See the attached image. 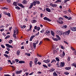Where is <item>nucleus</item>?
Listing matches in <instances>:
<instances>
[{"label":"nucleus","mask_w":76,"mask_h":76,"mask_svg":"<svg viewBox=\"0 0 76 76\" xmlns=\"http://www.w3.org/2000/svg\"><path fill=\"white\" fill-rule=\"evenodd\" d=\"M67 60H68V61H70V58L69 57L68 58Z\"/></svg>","instance_id":"obj_56"},{"label":"nucleus","mask_w":76,"mask_h":76,"mask_svg":"<svg viewBox=\"0 0 76 76\" xmlns=\"http://www.w3.org/2000/svg\"><path fill=\"white\" fill-rule=\"evenodd\" d=\"M10 67H12L13 71H15V67L11 65H10Z\"/></svg>","instance_id":"obj_27"},{"label":"nucleus","mask_w":76,"mask_h":76,"mask_svg":"<svg viewBox=\"0 0 76 76\" xmlns=\"http://www.w3.org/2000/svg\"><path fill=\"white\" fill-rule=\"evenodd\" d=\"M32 25H30L29 29L26 30V31L28 32L29 31H31L32 30Z\"/></svg>","instance_id":"obj_10"},{"label":"nucleus","mask_w":76,"mask_h":76,"mask_svg":"<svg viewBox=\"0 0 76 76\" xmlns=\"http://www.w3.org/2000/svg\"><path fill=\"white\" fill-rule=\"evenodd\" d=\"M56 33L59 35H63V36H64V33H63L62 31H56Z\"/></svg>","instance_id":"obj_2"},{"label":"nucleus","mask_w":76,"mask_h":76,"mask_svg":"<svg viewBox=\"0 0 76 76\" xmlns=\"http://www.w3.org/2000/svg\"><path fill=\"white\" fill-rule=\"evenodd\" d=\"M46 10L48 12H50L51 11V10L48 8H46Z\"/></svg>","instance_id":"obj_19"},{"label":"nucleus","mask_w":76,"mask_h":76,"mask_svg":"<svg viewBox=\"0 0 76 76\" xmlns=\"http://www.w3.org/2000/svg\"><path fill=\"white\" fill-rule=\"evenodd\" d=\"M13 42V40H10L9 41V42L10 44H12Z\"/></svg>","instance_id":"obj_40"},{"label":"nucleus","mask_w":76,"mask_h":76,"mask_svg":"<svg viewBox=\"0 0 76 76\" xmlns=\"http://www.w3.org/2000/svg\"><path fill=\"white\" fill-rule=\"evenodd\" d=\"M4 76H10V75H4Z\"/></svg>","instance_id":"obj_64"},{"label":"nucleus","mask_w":76,"mask_h":76,"mask_svg":"<svg viewBox=\"0 0 76 76\" xmlns=\"http://www.w3.org/2000/svg\"><path fill=\"white\" fill-rule=\"evenodd\" d=\"M4 13L5 14V15H7V16H9V17H10V13H7V12H4Z\"/></svg>","instance_id":"obj_16"},{"label":"nucleus","mask_w":76,"mask_h":76,"mask_svg":"<svg viewBox=\"0 0 76 76\" xmlns=\"http://www.w3.org/2000/svg\"><path fill=\"white\" fill-rule=\"evenodd\" d=\"M22 71L20 70V71H16V72L15 73L18 74H20L21 73H22Z\"/></svg>","instance_id":"obj_8"},{"label":"nucleus","mask_w":76,"mask_h":76,"mask_svg":"<svg viewBox=\"0 0 76 76\" xmlns=\"http://www.w3.org/2000/svg\"><path fill=\"white\" fill-rule=\"evenodd\" d=\"M4 56H5V57L6 58H8L9 57V56H8V55L6 54H4Z\"/></svg>","instance_id":"obj_41"},{"label":"nucleus","mask_w":76,"mask_h":76,"mask_svg":"<svg viewBox=\"0 0 76 76\" xmlns=\"http://www.w3.org/2000/svg\"><path fill=\"white\" fill-rule=\"evenodd\" d=\"M37 61H38V58H36L34 60V63L36 64L37 63Z\"/></svg>","instance_id":"obj_17"},{"label":"nucleus","mask_w":76,"mask_h":76,"mask_svg":"<svg viewBox=\"0 0 76 76\" xmlns=\"http://www.w3.org/2000/svg\"><path fill=\"white\" fill-rule=\"evenodd\" d=\"M15 9H18L19 10H20V9L19 7L17 6L15 7Z\"/></svg>","instance_id":"obj_50"},{"label":"nucleus","mask_w":76,"mask_h":76,"mask_svg":"<svg viewBox=\"0 0 76 76\" xmlns=\"http://www.w3.org/2000/svg\"><path fill=\"white\" fill-rule=\"evenodd\" d=\"M21 28H23V29L24 28H26V26L24 25L23 26H21Z\"/></svg>","instance_id":"obj_31"},{"label":"nucleus","mask_w":76,"mask_h":76,"mask_svg":"<svg viewBox=\"0 0 76 76\" xmlns=\"http://www.w3.org/2000/svg\"><path fill=\"white\" fill-rule=\"evenodd\" d=\"M60 48H62V49H64V48L63 47V46L61 45H60L59 46Z\"/></svg>","instance_id":"obj_52"},{"label":"nucleus","mask_w":76,"mask_h":76,"mask_svg":"<svg viewBox=\"0 0 76 76\" xmlns=\"http://www.w3.org/2000/svg\"><path fill=\"white\" fill-rule=\"evenodd\" d=\"M56 60L53 59L51 63H56Z\"/></svg>","instance_id":"obj_32"},{"label":"nucleus","mask_w":76,"mask_h":76,"mask_svg":"<svg viewBox=\"0 0 76 76\" xmlns=\"http://www.w3.org/2000/svg\"><path fill=\"white\" fill-rule=\"evenodd\" d=\"M17 54L18 56H19V54H20V51L19 50L17 51Z\"/></svg>","instance_id":"obj_34"},{"label":"nucleus","mask_w":76,"mask_h":76,"mask_svg":"<svg viewBox=\"0 0 76 76\" xmlns=\"http://www.w3.org/2000/svg\"><path fill=\"white\" fill-rule=\"evenodd\" d=\"M7 2L9 3H11V1L10 0H7Z\"/></svg>","instance_id":"obj_48"},{"label":"nucleus","mask_w":76,"mask_h":76,"mask_svg":"<svg viewBox=\"0 0 76 76\" xmlns=\"http://www.w3.org/2000/svg\"><path fill=\"white\" fill-rule=\"evenodd\" d=\"M71 30L72 31H76V27L71 28Z\"/></svg>","instance_id":"obj_13"},{"label":"nucleus","mask_w":76,"mask_h":76,"mask_svg":"<svg viewBox=\"0 0 76 76\" xmlns=\"http://www.w3.org/2000/svg\"><path fill=\"white\" fill-rule=\"evenodd\" d=\"M39 42L38 40L36 41L35 42V43L36 44H38V43Z\"/></svg>","instance_id":"obj_46"},{"label":"nucleus","mask_w":76,"mask_h":76,"mask_svg":"<svg viewBox=\"0 0 76 76\" xmlns=\"http://www.w3.org/2000/svg\"><path fill=\"white\" fill-rule=\"evenodd\" d=\"M56 37L58 38L57 39L58 40V41L59 40H60L61 38L60 37V36H58V35H56Z\"/></svg>","instance_id":"obj_15"},{"label":"nucleus","mask_w":76,"mask_h":76,"mask_svg":"<svg viewBox=\"0 0 76 76\" xmlns=\"http://www.w3.org/2000/svg\"><path fill=\"white\" fill-rule=\"evenodd\" d=\"M1 47L2 48H5V46L3 45H1Z\"/></svg>","instance_id":"obj_33"},{"label":"nucleus","mask_w":76,"mask_h":76,"mask_svg":"<svg viewBox=\"0 0 76 76\" xmlns=\"http://www.w3.org/2000/svg\"><path fill=\"white\" fill-rule=\"evenodd\" d=\"M50 6H51V7H57V5L56 4H53L52 3H51L50 4Z\"/></svg>","instance_id":"obj_4"},{"label":"nucleus","mask_w":76,"mask_h":76,"mask_svg":"<svg viewBox=\"0 0 76 76\" xmlns=\"http://www.w3.org/2000/svg\"><path fill=\"white\" fill-rule=\"evenodd\" d=\"M43 67H46V68H48V66H47L46 64H43Z\"/></svg>","instance_id":"obj_30"},{"label":"nucleus","mask_w":76,"mask_h":76,"mask_svg":"<svg viewBox=\"0 0 76 76\" xmlns=\"http://www.w3.org/2000/svg\"><path fill=\"white\" fill-rule=\"evenodd\" d=\"M63 20V18L62 17H60L59 18V20H57V22H58L59 23H60V24H63V21H62Z\"/></svg>","instance_id":"obj_3"},{"label":"nucleus","mask_w":76,"mask_h":76,"mask_svg":"<svg viewBox=\"0 0 76 76\" xmlns=\"http://www.w3.org/2000/svg\"><path fill=\"white\" fill-rule=\"evenodd\" d=\"M33 46L34 47V49H35V48L36 47V43H33Z\"/></svg>","instance_id":"obj_28"},{"label":"nucleus","mask_w":76,"mask_h":76,"mask_svg":"<svg viewBox=\"0 0 76 76\" xmlns=\"http://www.w3.org/2000/svg\"><path fill=\"white\" fill-rule=\"evenodd\" d=\"M61 0H57L55 2V3H56L57 4L58 3H60V2H61Z\"/></svg>","instance_id":"obj_18"},{"label":"nucleus","mask_w":76,"mask_h":76,"mask_svg":"<svg viewBox=\"0 0 76 76\" xmlns=\"http://www.w3.org/2000/svg\"><path fill=\"white\" fill-rule=\"evenodd\" d=\"M33 7V5H32V4L31 3L29 8V9H31V8H32Z\"/></svg>","instance_id":"obj_29"},{"label":"nucleus","mask_w":76,"mask_h":76,"mask_svg":"<svg viewBox=\"0 0 76 76\" xmlns=\"http://www.w3.org/2000/svg\"><path fill=\"white\" fill-rule=\"evenodd\" d=\"M65 64V63L64 62H61V64H60V67H64Z\"/></svg>","instance_id":"obj_11"},{"label":"nucleus","mask_w":76,"mask_h":76,"mask_svg":"<svg viewBox=\"0 0 76 76\" xmlns=\"http://www.w3.org/2000/svg\"><path fill=\"white\" fill-rule=\"evenodd\" d=\"M15 61L16 63H18V61H19V60H18V59H15Z\"/></svg>","instance_id":"obj_58"},{"label":"nucleus","mask_w":76,"mask_h":76,"mask_svg":"<svg viewBox=\"0 0 76 76\" xmlns=\"http://www.w3.org/2000/svg\"><path fill=\"white\" fill-rule=\"evenodd\" d=\"M52 39L53 40H54V41H58V40L57 39V38L52 37Z\"/></svg>","instance_id":"obj_20"},{"label":"nucleus","mask_w":76,"mask_h":76,"mask_svg":"<svg viewBox=\"0 0 76 76\" xmlns=\"http://www.w3.org/2000/svg\"><path fill=\"white\" fill-rule=\"evenodd\" d=\"M64 74H65V75H69V73L68 72H64Z\"/></svg>","instance_id":"obj_49"},{"label":"nucleus","mask_w":76,"mask_h":76,"mask_svg":"<svg viewBox=\"0 0 76 76\" xmlns=\"http://www.w3.org/2000/svg\"><path fill=\"white\" fill-rule=\"evenodd\" d=\"M13 5L15 6H17L18 5H17V2H14L13 3Z\"/></svg>","instance_id":"obj_23"},{"label":"nucleus","mask_w":76,"mask_h":76,"mask_svg":"<svg viewBox=\"0 0 76 76\" xmlns=\"http://www.w3.org/2000/svg\"><path fill=\"white\" fill-rule=\"evenodd\" d=\"M35 37V36L34 35L31 36V38L33 39V38H34V37Z\"/></svg>","instance_id":"obj_54"},{"label":"nucleus","mask_w":76,"mask_h":76,"mask_svg":"<svg viewBox=\"0 0 76 76\" xmlns=\"http://www.w3.org/2000/svg\"><path fill=\"white\" fill-rule=\"evenodd\" d=\"M72 65L75 67H76V63H74V64H73Z\"/></svg>","instance_id":"obj_51"},{"label":"nucleus","mask_w":76,"mask_h":76,"mask_svg":"<svg viewBox=\"0 0 76 76\" xmlns=\"http://www.w3.org/2000/svg\"><path fill=\"white\" fill-rule=\"evenodd\" d=\"M56 61H60V59L57 57L56 58Z\"/></svg>","instance_id":"obj_42"},{"label":"nucleus","mask_w":76,"mask_h":76,"mask_svg":"<svg viewBox=\"0 0 76 76\" xmlns=\"http://www.w3.org/2000/svg\"><path fill=\"white\" fill-rule=\"evenodd\" d=\"M71 68L70 67H67L65 68L66 70H69Z\"/></svg>","instance_id":"obj_25"},{"label":"nucleus","mask_w":76,"mask_h":76,"mask_svg":"<svg viewBox=\"0 0 76 76\" xmlns=\"http://www.w3.org/2000/svg\"><path fill=\"white\" fill-rule=\"evenodd\" d=\"M63 17H64V18H65L66 19H69V17L66 15L64 16Z\"/></svg>","instance_id":"obj_47"},{"label":"nucleus","mask_w":76,"mask_h":76,"mask_svg":"<svg viewBox=\"0 0 76 76\" xmlns=\"http://www.w3.org/2000/svg\"><path fill=\"white\" fill-rule=\"evenodd\" d=\"M6 46L7 47H8V48H13V46H12V45H10L9 44H6Z\"/></svg>","instance_id":"obj_7"},{"label":"nucleus","mask_w":76,"mask_h":76,"mask_svg":"<svg viewBox=\"0 0 76 76\" xmlns=\"http://www.w3.org/2000/svg\"><path fill=\"white\" fill-rule=\"evenodd\" d=\"M45 41H50V39L48 38H45L44 39Z\"/></svg>","instance_id":"obj_39"},{"label":"nucleus","mask_w":76,"mask_h":76,"mask_svg":"<svg viewBox=\"0 0 76 76\" xmlns=\"http://www.w3.org/2000/svg\"><path fill=\"white\" fill-rule=\"evenodd\" d=\"M70 0H64V3H66V2H67V1H70Z\"/></svg>","instance_id":"obj_45"},{"label":"nucleus","mask_w":76,"mask_h":76,"mask_svg":"<svg viewBox=\"0 0 76 76\" xmlns=\"http://www.w3.org/2000/svg\"><path fill=\"white\" fill-rule=\"evenodd\" d=\"M57 76V74L56 72H54L53 73V76Z\"/></svg>","instance_id":"obj_35"},{"label":"nucleus","mask_w":76,"mask_h":76,"mask_svg":"<svg viewBox=\"0 0 76 76\" xmlns=\"http://www.w3.org/2000/svg\"><path fill=\"white\" fill-rule=\"evenodd\" d=\"M32 63H33V62L32 61H30L29 63V66L30 67H32Z\"/></svg>","instance_id":"obj_14"},{"label":"nucleus","mask_w":76,"mask_h":76,"mask_svg":"<svg viewBox=\"0 0 76 76\" xmlns=\"http://www.w3.org/2000/svg\"><path fill=\"white\" fill-rule=\"evenodd\" d=\"M16 34L17 35L19 34V31H18V29L17 28H16L14 30V34H13V37H14V38H17V37H16Z\"/></svg>","instance_id":"obj_1"},{"label":"nucleus","mask_w":76,"mask_h":76,"mask_svg":"<svg viewBox=\"0 0 76 76\" xmlns=\"http://www.w3.org/2000/svg\"><path fill=\"white\" fill-rule=\"evenodd\" d=\"M57 53V51L55 50H54L53 51V53L54 54H55Z\"/></svg>","instance_id":"obj_53"},{"label":"nucleus","mask_w":76,"mask_h":76,"mask_svg":"<svg viewBox=\"0 0 76 76\" xmlns=\"http://www.w3.org/2000/svg\"><path fill=\"white\" fill-rule=\"evenodd\" d=\"M63 56H65V53L64 52H63Z\"/></svg>","instance_id":"obj_63"},{"label":"nucleus","mask_w":76,"mask_h":76,"mask_svg":"<svg viewBox=\"0 0 76 76\" xmlns=\"http://www.w3.org/2000/svg\"><path fill=\"white\" fill-rule=\"evenodd\" d=\"M70 30H69L68 31L64 32L65 35H69V34H70Z\"/></svg>","instance_id":"obj_6"},{"label":"nucleus","mask_w":76,"mask_h":76,"mask_svg":"<svg viewBox=\"0 0 76 76\" xmlns=\"http://www.w3.org/2000/svg\"><path fill=\"white\" fill-rule=\"evenodd\" d=\"M44 20H47V21H48L49 22H51V20L49 19L48 18H47V17H44L43 18Z\"/></svg>","instance_id":"obj_5"},{"label":"nucleus","mask_w":76,"mask_h":76,"mask_svg":"<svg viewBox=\"0 0 76 76\" xmlns=\"http://www.w3.org/2000/svg\"><path fill=\"white\" fill-rule=\"evenodd\" d=\"M51 34L53 36H54V32L53 31H51Z\"/></svg>","instance_id":"obj_43"},{"label":"nucleus","mask_w":76,"mask_h":76,"mask_svg":"<svg viewBox=\"0 0 76 76\" xmlns=\"http://www.w3.org/2000/svg\"><path fill=\"white\" fill-rule=\"evenodd\" d=\"M23 4H26V1H25V0H23Z\"/></svg>","instance_id":"obj_38"},{"label":"nucleus","mask_w":76,"mask_h":76,"mask_svg":"<svg viewBox=\"0 0 76 76\" xmlns=\"http://www.w3.org/2000/svg\"><path fill=\"white\" fill-rule=\"evenodd\" d=\"M49 33H50V31H46V32L45 33V34H48Z\"/></svg>","instance_id":"obj_37"},{"label":"nucleus","mask_w":76,"mask_h":76,"mask_svg":"<svg viewBox=\"0 0 76 76\" xmlns=\"http://www.w3.org/2000/svg\"><path fill=\"white\" fill-rule=\"evenodd\" d=\"M51 65L50 63L48 64V67H50V66H51Z\"/></svg>","instance_id":"obj_57"},{"label":"nucleus","mask_w":76,"mask_h":76,"mask_svg":"<svg viewBox=\"0 0 76 76\" xmlns=\"http://www.w3.org/2000/svg\"><path fill=\"white\" fill-rule=\"evenodd\" d=\"M9 53L8 51H6L5 52V54H8Z\"/></svg>","instance_id":"obj_61"},{"label":"nucleus","mask_w":76,"mask_h":76,"mask_svg":"<svg viewBox=\"0 0 76 76\" xmlns=\"http://www.w3.org/2000/svg\"><path fill=\"white\" fill-rule=\"evenodd\" d=\"M18 63H20V64H21L22 63H25V62L24 61H19Z\"/></svg>","instance_id":"obj_21"},{"label":"nucleus","mask_w":76,"mask_h":76,"mask_svg":"<svg viewBox=\"0 0 76 76\" xmlns=\"http://www.w3.org/2000/svg\"><path fill=\"white\" fill-rule=\"evenodd\" d=\"M36 29L37 30L39 31V29H40V27H37V29Z\"/></svg>","instance_id":"obj_44"},{"label":"nucleus","mask_w":76,"mask_h":76,"mask_svg":"<svg viewBox=\"0 0 76 76\" xmlns=\"http://www.w3.org/2000/svg\"><path fill=\"white\" fill-rule=\"evenodd\" d=\"M40 15L41 18H42V16H43V14H41Z\"/></svg>","instance_id":"obj_60"},{"label":"nucleus","mask_w":76,"mask_h":76,"mask_svg":"<svg viewBox=\"0 0 76 76\" xmlns=\"http://www.w3.org/2000/svg\"><path fill=\"white\" fill-rule=\"evenodd\" d=\"M3 9H6V10H7L8 9V8H7V7H4L3 8Z\"/></svg>","instance_id":"obj_59"},{"label":"nucleus","mask_w":76,"mask_h":76,"mask_svg":"<svg viewBox=\"0 0 76 76\" xmlns=\"http://www.w3.org/2000/svg\"><path fill=\"white\" fill-rule=\"evenodd\" d=\"M50 59H48L47 60H44L43 61L44 63H50Z\"/></svg>","instance_id":"obj_9"},{"label":"nucleus","mask_w":76,"mask_h":76,"mask_svg":"<svg viewBox=\"0 0 76 76\" xmlns=\"http://www.w3.org/2000/svg\"><path fill=\"white\" fill-rule=\"evenodd\" d=\"M32 23H35L36 22H37V20H33L32 21Z\"/></svg>","instance_id":"obj_36"},{"label":"nucleus","mask_w":76,"mask_h":76,"mask_svg":"<svg viewBox=\"0 0 76 76\" xmlns=\"http://www.w3.org/2000/svg\"><path fill=\"white\" fill-rule=\"evenodd\" d=\"M18 5L19 6L21 7H22V8H25V7H24V6H23V5L22 4L19 3L18 4Z\"/></svg>","instance_id":"obj_12"},{"label":"nucleus","mask_w":76,"mask_h":76,"mask_svg":"<svg viewBox=\"0 0 76 76\" xmlns=\"http://www.w3.org/2000/svg\"><path fill=\"white\" fill-rule=\"evenodd\" d=\"M55 70V69H54L53 68H52L50 69V72H54Z\"/></svg>","instance_id":"obj_22"},{"label":"nucleus","mask_w":76,"mask_h":76,"mask_svg":"<svg viewBox=\"0 0 76 76\" xmlns=\"http://www.w3.org/2000/svg\"><path fill=\"white\" fill-rule=\"evenodd\" d=\"M35 2L36 3V4H40V2L39 1H35Z\"/></svg>","instance_id":"obj_24"},{"label":"nucleus","mask_w":76,"mask_h":76,"mask_svg":"<svg viewBox=\"0 0 76 76\" xmlns=\"http://www.w3.org/2000/svg\"><path fill=\"white\" fill-rule=\"evenodd\" d=\"M4 28H2V29H1L0 31H1L2 32V31H4Z\"/></svg>","instance_id":"obj_62"},{"label":"nucleus","mask_w":76,"mask_h":76,"mask_svg":"<svg viewBox=\"0 0 76 76\" xmlns=\"http://www.w3.org/2000/svg\"><path fill=\"white\" fill-rule=\"evenodd\" d=\"M31 4H32L33 6H35V5H36V3L35 1Z\"/></svg>","instance_id":"obj_26"},{"label":"nucleus","mask_w":76,"mask_h":76,"mask_svg":"<svg viewBox=\"0 0 76 76\" xmlns=\"http://www.w3.org/2000/svg\"><path fill=\"white\" fill-rule=\"evenodd\" d=\"M39 32H38L35 35L36 36H37V35H39Z\"/></svg>","instance_id":"obj_55"}]
</instances>
